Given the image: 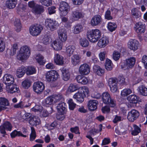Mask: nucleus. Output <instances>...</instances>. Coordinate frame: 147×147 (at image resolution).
<instances>
[{
  "label": "nucleus",
  "instance_id": "nucleus-33",
  "mask_svg": "<svg viewBox=\"0 0 147 147\" xmlns=\"http://www.w3.org/2000/svg\"><path fill=\"white\" fill-rule=\"evenodd\" d=\"M93 69L94 71L98 75H101V74H103L105 72L104 69L97 65H95L94 66Z\"/></svg>",
  "mask_w": 147,
  "mask_h": 147
},
{
  "label": "nucleus",
  "instance_id": "nucleus-26",
  "mask_svg": "<svg viewBox=\"0 0 147 147\" xmlns=\"http://www.w3.org/2000/svg\"><path fill=\"white\" fill-rule=\"evenodd\" d=\"M51 46L55 50H61L62 48V42L59 40L54 41L51 44Z\"/></svg>",
  "mask_w": 147,
  "mask_h": 147
},
{
  "label": "nucleus",
  "instance_id": "nucleus-40",
  "mask_svg": "<svg viewBox=\"0 0 147 147\" xmlns=\"http://www.w3.org/2000/svg\"><path fill=\"white\" fill-rule=\"evenodd\" d=\"M72 16L74 19H79L81 18H82L83 16L82 13L78 10H76L75 11H73V12Z\"/></svg>",
  "mask_w": 147,
  "mask_h": 147
},
{
  "label": "nucleus",
  "instance_id": "nucleus-4",
  "mask_svg": "<svg viewBox=\"0 0 147 147\" xmlns=\"http://www.w3.org/2000/svg\"><path fill=\"white\" fill-rule=\"evenodd\" d=\"M136 61V59L135 57H131L125 60L124 63L121 65V68L124 70L132 68L134 67Z\"/></svg>",
  "mask_w": 147,
  "mask_h": 147
},
{
  "label": "nucleus",
  "instance_id": "nucleus-39",
  "mask_svg": "<svg viewBox=\"0 0 147 147\" xmlns=\"http://www.w3.org/2000/svg\"><path fill=\"white\" fill-rule=\"evenodd\" d=\"M80 44L82 47H86L89 45V42L88 40L86 38H81L80 40Z\"/></svg>",
  "mask_w": 147,
  "mask_h": 147
},
{
  "label": "nucleus",
  "instance_id": "nucleus-34",
  "mask_svg": "<svg viewBox=\"0 0 147 147\" xmlns=\"http://www.w3.org/2000/svg\"><path fill=\"white\" fill-rule=\"evenodd\" d=\"M13 24L16 31L17 32H20L22 28L20 20L18 18H16L14 21Z\"/></svg>",
  "mask_w": 147,
  "mask_h": 147
},
{
  "label": "nucleus",
  "instance_id": "nucleus-48",
  "mask_svg": "<svg viewBox=\"0 0 147 147\" xmlns=\"http://www.w3.org/2000/svg\"><path fill=\"white\" fill-rule=\"evenodd\" d=\"M117 27V26L115 23L109 22L108 26V28L111 32L115 30Z\"/></svg>",
  "mask_w": 147,
  "mask_h": 147
},
{
  "label": "nucleus",
  "instance_id": "nucleus-20",
  "mask_svg": "<svg viewBox=\"0 0 147 147\" xmlns=\"http://www.w3.org/2000/svg\"><path fill=\"white\" fill-rule=\"evenodd\" d=\"M98 101L96 100H90L88 103V109L91 111H94L97 109Z\"/></svg>",
  "mask_w": 147,
  "mask_h": 147
},
{
  "label": "nucleus",
  "instance_id": "nucleus-23",
  "mask_svg": "<svg viewBox=\"0 0 147 147\" xmlns=\"http://www.w3.org/2000/svg\"><path fill=\"white\" fill-rule=\"evenodd\" d=\"M109 42L108 38L106 37H103L99 40L97 45L100 47L102 48L105 47Z\"/></svg>",
  "mask_w": 147,
  "mask_h": 147
},
{
  "label": "nucleus",
  "instance_id": "nucleus-27",
  "mask_svg": "<svg viewBox=\"0 0 147 147\" xmlns=\"http://www.w3.org/2000/svg\"><path fill=\"white\" fill-rule=\"evenodd\" d=\"M66 105L65 102H62L58 104L57 109L58 112L61 114H64L66 111Z\"/></svg>",
  "mask_w": 147,
  "mask_h": 147
},
{
  "label": "nucleus",
  "instance_id": "nucleus-57",
  "mask_svg": "<svg viewBox=\"0 0 147 147\" xmlns=\"http://www.w3.org/2000/svg\"><path fill=\"white\" fill-rule=\"evenodd\" d=\"M5 43L3 41V39L0 38V52H2L5 49Z\"/></svg>",
  "mask_w": 147,
  "mask_h": 147
},
{
  "label": "nucleus",
  "instance_id": "nucleus-53",
  "mask_svg": "<svg viewBox=\"0 0 147 147\" xmlns=\"http://www.w3.org/2000/svg\"><path fill=\"white\" fill-rule=\"evenodd\" d=\"M68 103L69 109L71 110H73L76 107V104L71 99H70L68 100Z\"/></svg>",
  "mask_w": 147,
  "mask_h": 147
},
{
  "label": "nucleus",
  "instance_id": "nucleus-1",
  "mask_svg": "<svg viewBox=\"0 0 147 147\" xmlns=\"http://www.w3.org/2000/svg\"><path fill=\"white\" fill-rule=\"evenodd\" d=\"M87 36L89 40L92 42H96L100 38L101 32L98 29H92L88 31L87 34Z\"/></svg>",
  "mask_w": 147,
  "mask_h": 147
},
{
  "label": "nucleus",
  "instance_id": "nucleus-8",
  "mask_svg": "<svg viewBox=\"0 0 147 147\" xmlns=\"http://www.w3.org/2000/svg\"><path fill=\"white\" fill-rule=\"evenodd\" d=\"M69 9V6L67 3L65 1H61L60 3L59 10L61 16H65L67 13Z\"/></svg>",
  "mask_w": 147,
  "mask_h": 147
},
{
  "label": "nucleus",
  "instance_id": "nucleus-21",
  "mask_svg": "<svg viewBox=\"0 0 147 147\" xmlns=\"http://www.w3.org/2000/svg\"><path fill=\"white\" fill-rule=\"evenodd\" d=\"M81 60V57L78 55H74L71 57V63L74 66L79 65L80 63Z\"/></svg>",
  "mask_w": 147,
  "mask_h": 147
},
{
  "label": "nucleus",
  "instance_id": "nucleus-3",
  "mask_svg": "<svg viewBox=\"0 0 147 147\" xmlns=\"http://www.w3.org/2000/svg\"><path fill=\"white\" fill-rule=\"evenodd\" d=\"M102 99L103 102L105 104L108 105L110 107H114L116 106L115 100L111 98L108 92H104L102 94Z\"/></svg>",
  "mask_w": 147,
  "mask_h": 147
},
{
  "label": "nucleus",
  "instance_id": "nucleus-2",
  "mask_svg": "<svg viewBox=\"0 0 147 147\" xmlns=\"http://www.w3.org/2000/svg\"><path fill=\"white\" fill-rule=\"evenodd\" d=\"M30 54V48L25 45L21 48L19 53L17 55V58L18 59L20 60L26 59L29 57Z\"/></svg>",
  "mask_w": 147,
  "mask_h": 147
},
{
  "label": "nucleus",
  "instance_id": "nucleus-44",
  "mask_svg": "<svg viewBox=\"0 0 147 147\" xmlns=\"http://www.w3.org/2000/svg\"><path fill=\"white\" fill-rule=\"evenodd\" d=\"M0 105L4 106H8L9 105V103L7 99L0 97Z\"/></svg>",
  "mask_w": 147,
  "mask_h": 147
},
{
  "label": "nucleus",
  "instance_id": "nucleus-38",
  "mask_svg": "<svg viewBox=\"0 0 147 147\" xmlns=\"http://www.w3.org/2000/svg\"><path fill=\"white\" fill-rule=\"evenodd\" d=\"M138 91L140 94L144 96H147V88L144 86H141L138 88Z\"/></svg>",
  "mask_w": 147,
  "mask_h": 147
},
{
  "label": "nucleus",
  "instance_id": "nucleus-19",
  "mask_svg": "<svg viewBox=\"0 0 147 147\" xmlns=\"http://www.w3.org/2000/svg\"><path fill=\"white\" fill-rule=\"evenodd\" d=\"M59 38L60 41L62 42L65 41L67 38V33L66 30L64 28L61 29L58 32Z\"/></svg>",
  "mask_w": 147,
  "mask_h": 147
},
{
  "label": "nucleus",
  "instance_id": "nucleus-25",
  "mask_svg": "<svg viewBox=\"0 0 147 147\" xmlns=\"http://www.w3.org/2000/svg\"><path fill=\"white\" fill-rule=\"evenodd\" d=\"M54 60L55 63L59 65H62L64 62L63 57L58 54L55 55Z\"/></svg>",
  "mask_w": 147,
  "mask_h": 147
},
{
  "label": "nucleus",
  "instance_id": "nucleus-41",
  "mask_svg": "<svg viewBox=\"0 0 147 147\" xmlns=\"http://www.w3.org/2000/svg\"><path fill=\"white\" fill-rule=\"evenodd\" d=\"M79 88V87L78 85L76 84H71L68 87V90L70 92H73Z\"/></svg>",
  "mask_w": 147,
  "mask_h": 147
},
{
  "label": "nucleus",
  "instance_id": "nucleus-9",
  "mask_svg": "<svg viewBox=\"0 0 147 147\" xmlns=\"http://www.w3.org/2000/svg\"><path fill=\"white\" fill-rule=\"evenodd\" d=\"M117 80L115 78H111L108 80V84L111 91L113 93L116 92L117 90Z\"/></svg>",
  "mask_w": 147,
  "mask_h": 147
},
{
  "label": "nucleus",
  "instance_id": "nucleus-13",
  "mask_svg": "<svg viewBox=\"0 0 147 147\" xmlns=\"http://www.w3.org/2000/svg\"><path fill=\"white\" fill-rule=\"evenodd\" d=\"M79 71L80 73L82 75H87L90 72V67L86 63L83 64L80 66Z\"/></svg>",
  "mask_w": 147,
  "mask_h": 147
},
{
  "label": "nucleus",
  "instance_id": "nucleus-15",
  "mask_svg": "<svg viewBox=\"0 0 147 147\" xmlns=\"http://www.w3.org/2000/svg\"><path fill=\"white\" fill-rule=\"evenodd\" d=\"M139 46V42L135 39H130L128 43V48L134 51L137 50Z\"/></svg>",
  "mask_w": 147,
  "mask_h": 147
},
{
  "label": "nucleus",
  "instance_id": "nucleus-37",
  "mask_svg": "<svg viewBox=\"0 0 147 147\" xmlns=\"http://www.w3.org/2000/svg\"><path fill=\"white\" fill-rule=\"evenodd\" d=\"M113 65L111 60L108 59H106L105 66L106 70L109 71L111 70L113 68Z\"/></svg>",
  "mask_w": 147,
  "mask_h": 147
},
{
  "label": "nucleus",
  "instance_id": "nucleus-35",
  "mask_svg": "<svg viewBox=\"0 0 147 147\" xmlns=\"http://www.w3.org/2000/svg\"><path fill=\"white\" fill-rule=\"evenodd\" d=\"M8 85L9 87V90H7L9 93L13 94L18 92L19 90L18 88L17 87L16 84H9Z\"/></svg>",
  "mask_w": 147,
  "mask_h": 147
},
{
  "label": "nucleus",
  "instance_id": "nucleus-7",
  "mask_svg": "<svg viewBox=\"0 0 147 147\" xmlns=\"http://www.w3.org/2000/svg\"><path fill=\"white\" fill-rule=\"evenodd\" d=\"M59 77V75L57 72L54 70L48 71L46 75V79L49 82L55 81Z\"/></svg>",
  "mask_w": 147,
  "mask_h": 147
},
{
  "label": "nucleus",
  "instance_id": "nucleus-51",
  "mask_svg": "<svg viewBox=\"0 0 147 147\" xmlns=\"http://www.w3.org/2000/svg\"><path fill=\"white\" fill-rule=\"evenodd\" d=\"M31 132L30 135V141H33L35 139L36 135V131L34 128L33 127H31Z\"/></svg>",
  "mask_w": 147,
  "mask_h": 147
},
{
  "label": "nucleus",
  "instance_id": "nucleus-5",
  "mask_svg": "<svg viewBox=\"0 0 147 147\" xmlns=\"http://www.w3.org/2000/svg\"><path fill=\"white\" fill-rule=\"evenodd\" d=\"M43 29V27L40 25H32L30 28V32L32 36H36L40 34Z\"/></svg>",
  "mask_w": 147,
  "mask_h": 147
},
{
  "label": "nucleus",
  "instance_id": "nucleus-61",
  "mask_svg": "<svg viewBox=\"0 0 147 147\" xmlns=\"http://www.w3.org/2000/svg\"><path fill=\"white\" fill-rule=\"evenodd\" d=\"M18 49V45L16 44L13 45L12 49L11 50L10 55L11 56L13 55L16 53V51Z\"/></svg>",
  "mask_w": 147,
  "mask_h": 147
},
{
  "label": "nucleus",
  "instance_id": "nucleus-55",
  "mask_svg": "<svg viewBox=\"0 0 147 147\" xmlns=\"http://www.w3.org/2000/svg\"><path fill=\"white\" fill-rule=\"evenodd\" d=\"M50 39V36L49 35L47 34L45 35L42 40L43 43L47 45L48 44L49 41Z\"/></svg>",
  "mask_w": 147,
  "mask_h": 147
},
{
  "label": "nucleus",
  "instance_id": "nucleus-6",
  "mask_svg": "<svg viewBox=\"0 0 147 147\" xmlns=\"http://www.w3.org/2000/svg\"><path fill=\"white\" fill-rule=\"evenodd\" d=\"M83 92H78L75 93L73 96V98L76 99L77 101L81 103L84 101V98L86 96V94L88 95L89 91L87 88H85L83 90Z\"/></svg>",
  "mask_w": 147,
  "mask_h": 147
},
{
  "label": "nucleus",
  "instance_id": "nucleus-43",
  "mask_svg": "<svg viewBox=\"0 0 147 147\" xmlns=\"http://www.w3.org/2000/svg\"><path fill=\"white\" fill-rule=\"evenodd\" d=\"M75 49V47L73 45L69 46L66 47V51L69 56L73 54Z\"/></svg>",
  "mask_w": 147,
  "mask_h": 147
},
{
  "label": "nucleus",
  "instance_id": "nucleus-50",
  "mask_svg": "<svg viewBox=\"0 0 147 147\" xmlns=\"http://www.w3.org/2000/svg\"><path fill=\"white\" fill-rule=\"evenodd\" d=\"M39 1L42 5L47 7L52 4V0H39Z\"/></svg>",
  "mask_w": 147,
  "mask_h": 147
},
{
  "label": "nucleus",
  "instance_id": "nucleus-18",
  "mask_svg": "<svg viewBox=\"0 0 147 147\" xmlns=\"http://www.w3.org/2000/svg\"><path fill=\"white\" fill-rule=\"evenodd\" d=\"M135 25V30L137 33L141 34L144 32L145 26L142 23L140 22H138L136 23Z\"/></svg>",
  "mask_w": 147,
  "mask_h": 147
},
{
  "label": "nucleus",
  "instance_id": "nucleus-12",
  "mask_svg": "<svg viewBox=\"0 0 147 147\" xmlns=\"http://www.w3.org/2000/svg\"><path fill=\"white\" fill-rule=\"evenodd\" d=\"M45 25L48 28H49L51 31L56 29L57 27V24L56 21L50 19H46Z\"/></svg>",
  "mask_w": 147,
  "mask_h": 147
},
{
  "label": "nucleus",
  "instance_id": "nucleus-22",
  "mask_svg": "<svg viewBox=\"0 0 147 147\" xmlns=\"http://www.w3.org/2000/svg\"><path fill=\"white\" fill-rule=\"evenodd\" d=\"M44 10V7L42 5L37 4L32 8V11L35 14H40L43 13Z\"/></svg>",
  "mask_w": 147,
  "mask_h": 147
},
{
  "label": "nucleus",
  "instance_id": "nucleus-31",
  "mask_svg": "<svg viewBox=\"0 0 147 147\" xmlns=\"http://www.w3.org/2000/svg\"><path fill=\"white\" fill-rule=\"evenodd\" d=\"M73 33L75 34L79 33L83 31V27L82 25L80 24H77L73 27Z\"/></svg>",
  "mask_w": 147,
  "mask_h": 147
},
{
  "label": "nucleus",
  "instance_id": "nucleus-47",
  "mask_svg": "<svg viewBox=\"0 0 147 147\" xmlns=\"http://www.w3.org/2000/svg\"><path fill=\"white\" fill-rule=\"evenodd\" d=\"M134 129L131 132L133 135L136 136L141 132V129L136 125H134Z\"/></svg>",
  "mask_w": 147,
  "mask_h": 147
},
{
  "label": "nucleus",
  "instance_id": "nucleus-10",
  "mask_svg": "<svg viewBox=\"0 0 147 147\" xmlns=\"http://www.w3.org/2000/svg\"><path fill=\"white\" fill-rule=\"evenodd\" d=\"M139 116L140 113L138 111L135 109H132L128 112L127 118L129 121L134 122Z\"/></svg>",
  "mask_w": 147,
  "mask_h": 147
},
{
  "label": "nucleus",
  "instance_id": "nucleus-42",
  "mask_svg": "<svg viewBox=\"0 0 147 147\" xmlns=\"http://www.w3.org/2000/svg\"><path fill=\"white\" fill-rule=\"evenodd\" d=\"M35 59L37 62L40 65H43L45 63L44 59V57L42 55L38 54L36 56Z\"/></svg>",
  "mask_w": 147,
  "mask_h": 147
},
{
  "label": "nucleus",
  "instance_id": "nucleus-54",
  "mask_svg": "<svg viewBox=\"0 0 147 147\" xmlns=\"http://www.w3.org/2000/svg\"><path fill=\"white\" fill-rule=\"evenodd\" d=\"M3 125L5 128L6 130L11 131L12 128V126L11 123L8 121L5 122Z\"/></svg>",
  "mask_w": 147,
  "mask_h": 147
},
{
  "label": "nucleus",
  "instance_id": "nucleus-46",
  "mask_svg": "<svg viewBox=\"0 0 147 147\" xmlns=\"http://www.w3.org/2000/svg\"><path fill=\"white\" fill-rule=\"evenodd\" d=\"M52 96L53 98L55 100L54 101H55L56 102L60 101H62L63 99L62 94H53Z\"/></svg>",
  "mask_w": 147,
  "mask_h": 147
},
{
  "label": "nucleus",
  "instance_id": "nucleus-11",
  "mask_svg": "<svg viewBox=\"0 0 147 147\" xmlns=\"http://www.w3.org/2000/svg\"><path fill=\"white\" fill-rule=\"evenodd\" d=\"M34 91L37 94H40L45 88V86L43 83L40 82H35L33 86Z\"/></svg>",
  "mask_w": 147,
  "mask_h": 147
},
{
  "label": "nucleus",
  "instance_id": "nucleus-28",
  "mask_svg": "<svg viewBox=\"0 0 147 147\" xmlns=\"http://www.w3.org/2000/svg\"><path fill=\"white\" fill-rule=\"evenodd\" d=\"M17 4V0H7L5 3L7 7L10 9H13L15 8Z\"/></svg>",
  "mask_w": 147,
  "mask_h": 147
},
{
  "label": "nucleus",
  "instance_id": "nucleus-24",
  "mask_svg": "<svg viewBox=\"0 0 147 147\" xmlns=\"http://www.w3.org/2000/svg\"><path fill=\"white\" fill-rule=\"evenodd\" d=\"M131 14L133 17L136 19L140 18L142 16L140 8H134L132 9Z\"/></svg>",
  "mask_w": 147,
  "mask_h": 147
},
{
  "label": "nucleus",
  "instance_id": "nucleus-64",
  "mask_svg": "<svg viewBox=\"0 0 147 147\" xmlns=\"http://www.w3.org/2000/svg\"><path fill=\"white\" fill-rule=\"evenodd\" d=\"M71 131L74 133L76 134H80V133L79 131V128L78 127H71L70 129Z\"/></svg>",
  "mask_w": 147,
  "mask_h": 147
},
{
  "label": "nucleus",
  "instance_id": "nucleus-36",
  "mask_svg": "<svg viewBox=\"0 0 147 147\" xmlns=\"http://www.w3.org/2000/svg\"><path fill=\"white\" fill-rule=\"evenodd\" d=\"M63 79L65 81L68 80L70 78V74L68 71L65 69H63L61 71Z\"/></svg>",
  "mask_w": 147,
  "mask_h": 147
},
{
  "label": "nucleus",
  "instance_id": "nucleus-60",
  "mask_svg": "<svg viewBox=\"0 0 147 147\" xmlns=\"http://www.w3.org/2000/svg\"><path fill=\"white\" fill-rule=\"evenodd\" d=\"M56 7L54 6H52L49 7L47 8L48 13L50 15L54 14L55 13Z\"/></svg>",
  "mask_w": 147,
  "mask_h": 147
},
{
  "label": "nucleus",
  "instance_id": "nucleus-56",
  "mask_svg": "<svg viewBox=\"0 0 147 147\" xmlns=\"http://www.w3.org/2000/svg\"><path fill=\"white\" fill-rule=\"evenodd\" d=\"M113 57L115 60L117 61L120 57V53L118 51H115L113 52Z\"/></svg>",
  "mask_w": 147,
  "mask_h": 147
},
{
  "label": "nucleus",
  "instance_id": "nucleus-14",
  "mask_svg": "<svg viewBox=\"0 0 147 147\" xmlns=\"http://www.w3.org/2000/svg\"><path fill=\"white\" fill-rule=\"evenodd\" d=\"M101 16L98 15L94 16L92 18L90 24L92 26H95L100 25L102 22Z\"/></svg>",
  "mask_w": 147,
  "mask_h": 147
},
{
  "label": "nucleus",
  "instance_id": "nucleus-52",
  "mask_svg": "<svg viewBox=\"0 0 147 147\" xmlns=\"http://www.w3.org/2000/svg\"><path fill=\"white\" fill-rule=\"evenodd\" d=\"M22 85L25 89H28L31 85V82L28 80H26L22 83Z\"/></svg>",
  "mask_w": 147,
  "mask_h": 147
},
{
  "label": "nucleus",
  "instance_id": "nucleus-32",
  "mask_svg": "<svg viewBox=\"0 0 147 147\" xmlns=\"http://www.w3.org/2000/svg\"><path fill=\"white\" fill-rule=\"evenodd\" d=\"M26 71V68L24 66L19 67L16 71L17 76L19 78H21L25 74Z\"/></svg>",
  "mask_w": 147,
  "mask_h": 147
},
{
  "label": "nucleus",
  "instance_id": "nucleus-45",
  "mask_svg": "<svg viewBox=\"0 0 147 147\" xmlns=\"http://www.w3.org/2000/svg\"><path fill=\"white\" fill-rule=\"evenodd\" d=\"M36 72V69L34 67L30 66L27 67L26 73L27 75H29L35 74Z\"/></svg>",
  "mask_w": 147,
  "mask_h": 147
},
{
  "label": "nucleus",
  "instance_id": "nucleus-59",
  "mask_svg": "<svg viewBox=\"0 0 147 147\" xmlns=\"http://www.w3.org/2000/svg\"><path fill=\"white\" fill-rule=\"evenodd\" d=\"M22 135V133L20 131H17L15 130L12 132L10 134L11 137L12 138H14L16 136H20Z\"/></svg>",
  "mask_w": 147,
  "mask_h": 147
},
{
  "label": "nucleus",
  "instance_id": "nucleus-29",
  "mask_svg": "<svg viewBox=\"0 0 147 147\" xmlns=\"http://www.w3.org/2000/svg\"><path fill=\"white\" fill-rule=\"evenodd\" d=\"M127 99L130 103L136 104L138 102L139 98L136 95L133 94L129 96Z\"/></svg>",
  "mask_w": 147,
  "mask_h": 147
},
{
  "label": "nucleus",
  "instance_id": "nucleus-62",
  "mask_svg": "<svg viewBox=\"0 0 147 147\" xmlns=\"http://www.w3.org/2000/svg\"><path fill=\"white\" fill-rule=\"evenodd\" d=\"M111 13L110 10H108L106 12L105 15V19L108 20H110L113 19V17L111 15Z\"/></svg>",
  "mask_w": 147,
  "mask_h": 147
},
{
  "label": "nucleus",
  "instance_id": "nucleus-58",
  "mask_svg": "<svg viewBox=\"0 0 147 147\" xmlns=\"http://www.w3.org/2000/svg\"><path fill=\"white\" fill-rule=\"evenodd\" d=\"M53 101V96L48 97L45 100V102L46 104L49 105L52 104Z\"/></svg>",
  "mask_w": 147,
  "mask_h": 147
},
{
  "label": "nucleus",
  "instance_id": "nucleus-30",
  "mask_svg": "<svg viewBox=\"0 0 147 147\" xmlns=\"http://www.w3.org/2000/svg\"><path fill=\"white\" fill-rule=\"evenodd\" d=\"M76 79L78 83L83 84H85L88 82L86 77L82 75H79L77 76Z\"/></svg>",
  "mask_w": 147,
  "mask_h": 147
},
{
  "label": "nucleus",
  "instance_id": "nucleus-17",
  "mask_svg": "<svg viewBox=\"0 0 147 147\" xmlns=\"http://www.w3.org/2000/svg\"><path fill=\"white\" fill-rule=\"evenodd\" d=\"M14 79L13 76L9 74H5L3 78V82L6 84H13Z\"/></svg>",
  "mask_w": 147,
  "mask_h": 147
},
{
  "label": "nucleus",
  "instance_id": "nucleus-16",
  "mask_svg": "<svg viewBox=\"0 0 147 147\" xmlns=\"http://www.w3.org/2000/svg\"><path fill=\"white\" fill-rule=\"evenodd\" d=\"M29 124L32 126H36L41 123L39 117L37 116H33L28 120Z\"/></svg>",
  "mask_w": 147,
  "mask_h": 147
},
{
  "label": "nucleus",
  "instance_id": "nucleus-63",
  "mask_svg": "<svg viewBox=\"0 0 147 147\" xmlns=\"http://www.w3.org/2000/svg\"><path fill=\"white\" fill-rule=\"evenodd\" d=\"M101 110L103 113H108L110 112V109L109 107L106 106L102 107Z\"/></svg>",
  "mask_w": 147,
  "mask_h": 147
},
{
  "label": "nucleus",
  "instance_id": "nucleus-49",
  "mask_svg": "<svg viewBox=\"0 0 147 147\" xmlns=\"http://www.w3.org/2000/svg\"><path fill=\"white\" fill-rule=\"evenodd\" d=\"M132 92V90L129 88L124 89L121 91V95L123 96H127Z\"/></svg>",
  "mask_w": 147,
  "mask_h": 147
}]
</instances>
